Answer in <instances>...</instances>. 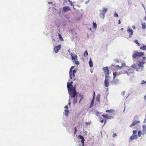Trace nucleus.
<instances>
[{"instance_id":"13","label":"nucleus","mask_w":146,"mask_h":146,"mask_svg":"<svg viewBox=\"0 0 146 146\" xmlns=\"http://www.w3.org/2000/svg\"><path fill=\"white\" fill-rule=\"evenodd\" d=\"M144 63V62H139V64H138V65L139 67L141 68H144L143 66V64Z\"/></svg>"},{"instance_id":"31","label":"nucleus","mask_w":146,"mask_h":146,"mask_svg":"<svg viewBox=\"0 0 146 146\" xmlns=\"http://www.w3.org/2000/svg\"><path fill=\"white\" fill-rule=\"evenodd\" d=\"M84 56L86 57L88 55V53L87 51L86 50L84 53Z\"/></svg>"},{"instance_id":"28","label":"nucleus","mask_w":146,"mask_h":146,"mask_svg":"<svg viewBox=\"0 0 146 146\" xmlns=\"http://www.w3.org/2000/svg\"><path fill=\"white\" fill-rule=\"evenodd\" d=\"M142 28L143 29H145L146 28V25L145 23H142Z\"/></svg>"},{"instance_id":"64","label":"nucleus","mask_w":146,"mask_h":146,"mask_svg":"<svg viewBox=\"0 0 146 146\" xmlns=\"http://www.w3.org/2000/svg\"><path fill=\"white\" fill-rule=\"evenodd\" d=\"M125 63H124V66L125 65Z\"/></svg>"},{"instance_id":"27","label":"nucleus","mask_w":146,"mask_h":146,"mask_svg":"<svg viewBox=\"0 0 146 146\" xmlns=\"http://www.w3.org/2000/svg\"><path fill=\"white\" fill-rule=\"evenodd\" d=\"M107 8H104L103 9V13L105 14L107 12Z\"/></svg>"},{"instance_id":"49","label":"nucleus","mask_w":146,"mask_h":146,"mask_svg":"<svg viewBox=\"0 0 146 146\" xmlns=\"http://www.w3.org/2000/svg\"><path fill=\"white\" fill-rule=\"evenodd\" d=\"M132 67L133 68H136V67L135 66V65H133L132 66Z\"/></svg>"},{"instance_id":"45","label":"nucleus","mask_w":146,"mask_h":146,"mask_svg":"<svg viewBox=\"0 0 146 146\" xmlns=\"http://www.w3.org/2000/svg\"><path fill=\"white\" fill-rule=\"evenodd\" d=\"M85 124L86 125H89L90 124V123L89 122H86Z\"/></svg>"},{"instance_id":"62","label":"nucleus","mask_w":146,"mask_h":146,"mask_svg":"<svg viewBox=\"0 0 146 146\" xmlns=\"http://www.w3.org/2000/svg\"><path fill=\"white\" fill-rule=\"evenodd\" d=\"M121 31H122L123 30V28H121Z\"/></svg>"},{"instance_id":"44","label":"nucleus","mask_w":146,"mask_h":146,"mask_svg":"<svg viewBox=\"0 0 146 146\" xmlns=\"http://www.w3.org/2000/svg\"><path fill=\"white\" fill-rule=\"evenodd\" d=\"M116 135H117V134H116V133H114V134H113V137H115V136H116Z\"/></svg>"},{"instance_id":"50","label":"nucleus","mask_w":146,"mask_h":146,"mask_svg":"<svg viewBox=\"0 0 146 146\" xmlns=\"http://www.w3.org/2000/svg\"><path fill=\"white\" fill-rule=\"evenodd\" d=\"M144 98L145 100H146V94L145 95V96L144 97Z\"/></svg>"},{"instance_id":"20","label":"nucleus","mask_w":146,"mask_h":146,"mask_svg":"<svg viewBox=\"0 0 146 146\" xmlns=\"http://www.w3.org/2000/svg\"><path fill=\"white\" fill-rule=\"evenodd\" d=\"M143 131L145 133H146V125H144L143 126Z\"/></svg>"},{"instance_id":"5","label":"nucleus","mask_w":146,"mask_h":146,"mask_svg":"<svg viewBox=\"0 0 146 146\" xmlns=\"http://www.w3.org/2000/svg\"><path fill=\"white\" fill-rule=\"evenodd\" d=\"M102 69L105 74V77H109L110 72L108 67H103Z\"/></svg>"},{"instance_id":"18","label":"nucleus","mask_w":146,"mask_h":146,"mask_svg":"<svg viewBox=\"0 0 146 146\" xmlns=\"http://www.w3.org/2000/svg\"><path fill=\"white\" fill-rule=\"evenodd\" d=\"M89 64L90 66V67H93V62L91 59V58H90V60L89 62Z\"/></svg>"},{"instance_id":"59","label":"nucleus","mask_w":146,"mask_h":146,"mask_svg":"<svg viewBox=\"0 0 146 146\" xmlns=\"http://www.w3.org/2000/svg\"><path fill=\"white\" fill-rule=\"evenodd\" d=\"M106 122V121L105 120L104 121V125Z\"/></svg>"},{"instance_id":"63","label":"nucleus","mask_w":146,"mask_h":146,"mask_svg":"<svg viewBox=\"0 0 146 146\" xmlns=\"http://www.w3.org/2000/svg\"><path fill=\"white\" fill-rule=\"evenodd\" d=\"M68 1L70 2L71 1H70V0H68Z\"/></svg>"},{"instance_id":"36","label":"nucleus","mask_w":146,"mask_h":146,"mask_svg":"<svg viewBox=\"0 0 146 146\" xmlns=\"http://www.w3.org/2000/svg\"><path fill=\"white\" fill-rule=\"evenodd\" d=\"M68 86L69 87L73 86L72 85H70V83H69L68 82L67 83V88H68Z\"/></svg>"},{"instance_id":"8","label":"nucleus","mask_w":146,"mask_h":146,"mask_svg":"<svg viewBox=\"0 0 146 146\" xmlns=\"http://www.w3.org/2000/svg\"><path fill=\"white\" fill-rule=\"evenodd\" d=\"M127 32L129 34V37H131L133 33V31L130 28H128Z\"/></svg>"},{"instance_id":"41","label":"nucleus","mask_w":146,"mask_h":146,"mask_svg":"<svg viewBox=\"0 0 146 146\" xmlns=\"http://www.w3.org/2000/svg\"><path fill=\"white\" fill-rule=\"evenodd\" d=\"M137 130H133V134H135L136 133H137Z\"/></svg>"},{"instance_id":"39","label":"nucleus","mask_w":146,"mask_h":146,"mask_svg":"<svg viewBox=\"0 0 146 146\" xmlns=\"http://www.w3.org/2000/svg\"><path fill=\"white\" fill-rule=\"evenodd\" d=\"M76 72V70H74L72 71V74H75Z\"/></svg>"},{"instance_id":"35","label":"nucleus","mask_w":146,"mask_h":146,"mask_svg":"<svg viewBox=\"0 0 146 146\" xmlns=\"http://www.w3.org/2000/svg\"><path fill=\"white\" fill-rule=\"evenodd\" d=\"M72 78L74 79V80H75V74H72Z\"/></svg>"},{"instance_id":"10","label":"nucleus","mask_w":146,"mask_h":146,"mask_svg":"<svg viewBox=\"0 0 146 146\" xmlns=\"http://www.w3.org/2000/svg\"><path fill=\"white\" fill-rule=\"evenodd\" d=\"M71 56L72 60L75 61L77 60V56L75 54L71 53Z\"/></svg>"},{"instance_id":"4","label":"nucleus","mask_w":146,"mask_h":146,"mask_svg":"<svg viewBox=\"0 0 146 146\" xmlns=\"http://www.w3.org/2000/svg\"><path fill=\"white\" fill-rule=\"evenodd\" d=\"M138 117L137 116H135L134 117V119H133V123L131 124L129 126L130 127H132L133 126H134L137 123H140L139 121L138 120Z\"/></svg>"},{"instance_id":"22","label":"nucleus","mask_w":146,"mask_h":146,"mask_svg":"<svg viewBox=\"0 0 146 146\" xmlns=\"http://www.w3.org/2000/svg\"><path fill=\"white\" fill-rule=\"evenodd\" d=\"M105 13H100V17H101V18H102V19H104L105 17Z\"/></svg>"},{"instance_id":"21","label":"nucleus","mask_w":146,"mask_h":146,"mask_svg":"<svg viewBox=\"0 0 146 146\" xmlns=\"http://www.w3.org/2000/svg\"><path fill=\"white\" fill-rule=\"evenodd\" d=\"M94 98H93L92 100L91 103L90 104V108H91L93 106V105H94Z\"/></svg>"},{"instance_id":"54","label":"nucleus","mask_w":146,"mask_h":146,"mask_svg":"<svg viewBox=\"0 0 146 146\" xmlns=\"http://www.w3.org/2000/svg\"><path fill=\"white\" fill-rule=\"evenodd\" d=\"M121 23V22L120 20H119L118 21V24H120Z\"/></svg>"},{"instance_id":"51","label":"nucleus","mask_w":146,"mask_h":146,"mask_svg":"<svg viewBox=\"0 0 146 146\" xmlns=\"http://www.w3.org/2000/svg\"><path fill=\"white\" fill-rule=\"evenodd\" d=\"M96 100L97 101H99V100H100L99 98L98 97V98H97Z\"/></svg>"},{"instance_id":"17","label":"nucleus","mask_w":146,"mask_h":146,"mask_svg":"<svg viewBox=\"0 0 146 146\" xmlns=\"http://www.w3.org/2000/svg\"><path fill=\"white\" fill-rule=\"evenodd\" d=\"M78 137L80 139H81V142H84L85 140L83 136L80 135L78 136Z\"/></svg>"},{"instance_id":"3","label":"nucleus","mask_w":146,"mask_h":146,"mask_svg":"<svg viewBox=\"0 0 146 146\" xmlns=\"http://www.w3.org/2000/svg\"><path fill=\"white\" fill-rule=\"evenodd\" d=\"M144 55V53L143 52H135L132 55V57L135 58L138 57H140Z\"/></svg>"},{"instance_id":"40","label":"nucleus","mask_w":146,"mask_h":146,"mask_svg":"<svg viewBox=\"0 0 146 146\" xmlns=\"http://www.w3.org/2000/svg\"><path fill=\"white\" fill-rule=\"evenodd\" d=\"M70 98L68 100V104L69 106H70L71 104V101H70Z\"/></svg>"},{"instance_id":"1","label":"nucleus","mask_w":146,"mask_h":146,"mask_svg":"<svg viewBox=\"0 0 146 146\" xmlns=\"http://www.w3.org/2000/svg\"><path fill=\"white\" fill-rule=\"evenodd\" d=\"M68 90L70 94L71 97H74L75 95H76V92L75 89L73 87V86L69 87L68 85Z\"/></svg>"},{"instance_id":"25","label":"nucleus","mask_w":146,"mask_h":146,"mask_svg":"<svg viewBox=\"0 0 146 146\" xmlns=\"http://www.w3.org/2000/svg\"><path fill=\"white\" fill-rule=\"evenodd\" d=\"M58 36L59 38L60 39V40L61 41L63 40V38L62 37L61 35L59 33H58Z\"/></svg>"},{"instance_id":"33","label":"nucleus","mask_w":146,"mask_h":146,"mask_svg":"<svg viewBox=\"0 0 146 146\" xmlns=\"http://www.w3.org/2000/svg\"><path fill=\"white\" fill-rule=\"evenodd\" d=\"M113 110H107L106 111V112H110L112 113L113 112Z\"/></svg>"},{"instance_id":"11","label":"nucleus","mask_w":146,"mask_h":146,"mask_svg":"<svg viewBox=\"0 0 146 146\" xmlns=\"http://www.w3.org/2000/svg\"><path fill=\"white\" fill-rule=\"evenodd\" d=\"M63 10L64 12H66L68 11H70L71 9L68 6H65L63 7Z\"/></svg>"},{"instance_id":"42","label":"nucleus","mask_w":146,"mask_h":146,"mask_svg":"<svg viewBox=\"0 0 146 146\" xmlns=\"http://www.w3.org/2000/svg\"><path fill=\"white\" fill-rule=\"evenodd\" d=\"M114 16L115 17H118V14L116 13H115L114 14Z\"/></svg>"},{"instance_id":"15","label":"nucleus","mask_w":146,"mask_h":146,"mask_svg":"<svg viewBox=\"0 0 146 146\" xmlns=\"http://www.w3.org/2000/svg\"><path fill=\"white\" fill-rule=\"evenodd\" d=\"M137 138V135H133L130 137V139L131 140H133L134 139H136Z\"/></svg>"},{"instance_id":"7","label":"nucleus","mask_w":146,"mask_h":146,"mask_svg":"<svg viewBox=\"0 0 146 146\" xmlns=\"http://www.w3.org/2000/svg\"><path fill=\"white\" fill-rule=\"evenodd\" d=\"M61 47V45L60 44L56 46L54 49L53 51L55 53H58L59 50L60 49Z\"/></svg>"},{"instance_id":"14","label":"nucleus","mask_w":146,"mask_h":146,"mask_svg":"<svg viewBox=\"0 0 146 146\" xmlns=\"http://www.w3.org/2000/svg\"><path fill=\"white\" fill-rule=\"evenodd\" d=\"M102 115L105 119H110L111 118V117L110 116H108L107 114H103Z\"/></svg>"},{"instance_id":"26","label":"nucleus","mask_w":146,"mask_h":146,"mask_svg":"<svg viewBox=\"0 0 146 146\" xmlns=\"http://www.w3.org/2000/svg\"><path fill=\"white\" fill-rule=\"evenodd\" d=\"M113 79L114 80V79H115V77L116 76V75L117 74V72H113Z\"/></svg>"},{"instance_id":"55","label":"nucleus","mask_w":146,"mask_h":146,"mask_svg":"<svg viewBox=\"0 0 146 146\" xmlns=\"http://www.w3.org/2000/svg\"><path fill=\"white\" fill-rule=\"evenodd\" d=\"M104 120L103 119H102L100 121V122L101 123H103L104 122Z\"/></svg>"},{"instance_id":"37","label":"nucleus","mask_w":146,"mask_h":146,"mask_svg":"<svg viewBox=\"0 0 146 146\" xmlns=\"http://www.w3.org/2000/svg\"><path fill=\"white\" fill-rule=\"evenodd\" d=\"M85 0H83V1H84ZM90 0H87L85 2V3L86 4L88 3L90 1Z\"/></svg>"},{"instance_id":"38","label":"nucleus","mask_w":146,"mask_h":146,"mask_svg":"<svg viewBox=\"0 0 146 146\" xmlns=\"http://www.w3.org/2000/svg\"><path fill=\"white\" fill-rule=\"evenodd\" d=\"M75 61V63L77 65H78L79 64V62L78 61Z\"/></svg>"},{"instance_id":"56","label":"nucleus","mask_w":146,"mask_h":146,"mask_svg":"<svg viewBox=\"0 0 146 146\" xmlns=\"http://www.w3.org/2000/svg\"><path fill=\"white\" fill-rule=\"evenodd\" d=\"M64 108H66V109H68V107L67 106H66L65 107H64Z\"/></svg>"},{"instance_id":"9","label":"nucleus","mask_w":146,"mask_h":146,"mask_svg":"<svg viewBox=\"0 0 146 146\" xmlns=\"http://www.w3.org/2000/svg\"><path fill=\"white\" fill-rule=\"evenodd\" d=\"M77 95H75L73 97H71L70 95V100L72 98H73V103L74 105H75L77 102Z\"/></svg>"},{"instance_id":"46","label":"nucleus","mask_w":146,"mask_h":146,"mask_svg":"<svg viewBox=\"0 0 146 146\" xmlns=\"http://www.w3.org/2000/svg\"><path fill=\"white\" fill-rule=\"evenodd\" d=\"M146 59V57H143V58H142V59L143 60H145Z\"/></svg>"},{"instance_id":"34","label":"nucleus","mask_w":146,"mask_h":146,"mask_svg":"<svg viewBox=\"0 0 146 146\" xmlns=\"http://www.w3.org/2000/svg\"><path fill=\"white\" fill-rule=\"evenodd\" d=\"M146 83V80L145 81L144 80H142L141 81V84H145Z\"/></svg>"},{"instance_id":"43","label":"nucleus","mask_w":146,"mask_h":146,"mask_svg":"<svg viewBox=\"0 0 146 146\" xmlns=\"http://www.w3.org/2000/svg\"><path fill=\"white\" fill-rule=\"evenodd\" d=\"M95 92H94H94H93V98H95Z\"/></svg>"},{"instance_id":"57","label":"nucleus","mask_w":146,"mask_h":146,"mask_svg":"<svg viewBox=\"0 0 146 146\" xmlns=\"http://www.w3.org/2000/svg\"><path fill=\"white\" fill-rule=\"evenodd\" d=\"M73 82H71L70 83V85H72V84H73Z\"/></svg>"},{"instance_id":"29","label":"nucleus","mask_w":146,"mask_h":146,"mask_svg":"<svg viewBox=\"0 0 146 146\" xmlns=\"http://www.w3.org/2000/svg\"><path fill=\"white\" fill-rule=\"evenodd\" d=\"M93 27L94 28L96 29L97 28V25L96 23L93 22Z\"/></svg>"},{"instance_id":"30","label":"nucleus","mask_w":146,"mask_h":146,"mask_svg":"<svg viewBox=\"0 0 146 146\" xmlns=\"http://www.w3.org/2000/svg\"><path fill=\"white\" fill-rule=\"evenodd\" d=\"M134 42L135 43L137 44L138 46H139L140 45V44L138 42V41L137 40H135Z\"/></svg>"},{"instance_id":"60","label":"nucleus","mask_w":146,"mask_h":146,"mask_svg":"<svg viewBox=\"0 0 146 146\" xmlns=\"http://www.w3.org/2000/svg\"><path fill=\"white\" fill-rule=\"evenodd\" d=\"M74 130H76V127H75L74 128Z\"/></svg>"},{"instance_id":"16","label":"nucleus","mask_w":146,"mask_h":146,"mask_svg":"<svg viewBox=\"0 0 146 146\" xmlns=\"http://www.w3.org/2000/svg\"><path fill=\"white\" fill-rule=\"evenodd\" d=\"M69 112V111L67 110H65L64 114L65 115L66 117H68V113Z\"/></svg>"},{"instance_id":"53","label":"nucleus","mask_w":146,"mask_h":146,"mask_svg":"<svg viewBox=\"0 0 146 146\" xmlns=\"http://www.w3.org/2000/svg\"><path fill=\"white\" fill-rule=\"evenodd\" d=\"M81 143L82 144V146H84V142H81Z\"/></svg>"},{"instance_id":"48","label":"nucleus","mask_w":146,"mask_h":146,"mask_svg":"<svg viewBox=\"0 0 146 146\" xmlns=\"http://www.w3.org/2000/svg\"><path fill=\"white\" fill-rule=\"evenodd\" d=\"M69 3H70V5H73V3H72V1H70Z\"/></svg>"},{"instance_id":"6","label":"nucleus","mask_w":146,"mask_h":146,"mask_svg":"<svg viewBox=\"0 0 146 146\" xmlns=\"http://www.w3.org/2000/svg\"><path fill=\"white\" fill-rule=\"evenodd\" d=\"M109 77H105V79L104 82V86L105 87H108L109 85Z\"/></svg>"},{"instance_id":"47","label":"nucleus","mask_w":146,"mask_h":146,"mask_svg":"<svg viewBox=\"0 0 146 146\" xmlns=\"http://www.w3.org/2000/svg\"><path fill=\"white\" fill-rule=\"evenodd\" d=\"M116 66H117V67H119V68L120 69V68H122V66H119V65H117Z\"/></svg>"},{"instance_id":"32","label":"nucleus","mask_w":146,"mask_h":146,"mask_svg":"<svg viewBox=\"0 0 146 146\" xmlns=\"http://www.w3.org/2000/svg\"><path fill=\"white\" fill-rule=\"evenodd\" d=\"M138 135L139 137H140L141 135V131L139 130L138 132Z\"/></svg>"},{"instance_id":"24","label":"nucleus","mask_w":146,"mask_h":146,"mask_svg":"<svg viewBox=\"0 0 146 146\" xmlns=\"http://www.w3.org/2000/svg\"><path fill=\"white\" fill-rule=\"evenodd\" d=\"M143 68H141L139 67L138 68L137 67L136 68V70L137 71L140 72L143 70Z\"/></svg>"},{"instance_id":"23","label":"nucleus","mask_w":146,"mask_h":146,"mask_svg":"<svg viewBox=\"0 0 146 146\" xmlns=\"http://www.w3.org/2000/svg\"><path fill=\"white\" fill-rule=\"evenodd\" d=\"M118 80H115L114 79V80L113 79V81L112 82V83L113 84H117V83H118Z\"/></svg>"},{"instance_id":"58","label":"nucleus","mask_w":146,"mask_h":146,"mask_svg":"<svg viewBox=\"0 0 146 146\" xmlns=\"http://www.w3.org/2000/svg\"><path fill=\"white\" fill-rule=\"evenodd\" d=\"M132 28L133 29H135V27L134 26H132Z\"/></svg>"},{"instance_id":"61","label":"nucleus","mask_w":146,"mask_h":146,"mask_svg":"<svg viewBox=\"0 0 146 146\" xmlns=\"http://www.w3.org/2000/svg\"><path fill=\"white\" fill-rule=\"evenodd\" d=\"M82 98H81V99H80V101H79V102H80V101H81V100H82Z\"/></svg>"},{"instance_id":"2","label":"nucleus","mask_w":146,"mask_h":146,"mask_svg":"<svg viewBox=\"0 0 146 146\" xmlns=\"http://www.w3.org/2000/svg\"><path fill=\"white\" fill-rule=\"evenodd\" d=\"M121 72L122 74L126 73L129 75L130 73H133V71L132 70L130 69L129 67L126 66L124 68H124L123 70H122Z\"/></svg>"},{"instance_id":"19","label":"nucleus","mask_w":146,"mask_h":146,"mask_svg":"<svg viewBox=\"0 0 146 146\" xmlns=\"http://www.w3.org/2000/svg\"><path fill=\"white\" fill-rule=\"evenodd\" d=\"M140 49L141 50H146V46L144 45L143 46L140 47Z\"/></svg>"},{"instance_id":"52","label":"nucleus","mask_w":146,"mask_h":146,"mask_svg":"<svg viewBox=\"0 0 146 146\" xmlns=\"http://www.w3.org/2000/svg\"><path fill=\"white\" fill-rule=\"evenodd\" d=\"M76 132H77V130H74V134H76Z\"/></svg>"},{"instance_id":"12","label":"nucleus","mask_w":146,"mask_h":146,"mask_svg":"<svg viewBox=\"0 0 146 146\" xmlns=\"http://www.w3.org/2000/svg\"><path fill=\"white\" fill-rule=\"evenodd\" d=\"M74 66H72L70 70L69 71V75H70V78L71 79H72V69L73 68H74Z\"/></svg>"}]
</instances>
